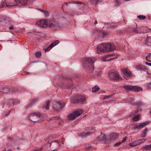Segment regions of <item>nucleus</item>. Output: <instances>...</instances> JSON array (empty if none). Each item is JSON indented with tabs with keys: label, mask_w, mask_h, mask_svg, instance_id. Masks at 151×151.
Instances as JSON below:
<instances>
[{
	"label": "nucleus",
	"mask_w": 151,
	"mask_h": 151,
	"mask_svg": "<svg viewBox=\"0 0 151 151\" xmlns=\"http://www.w3.org/2000/svg\"><path fill=\"white\" fill-rule=\"evenodd\" d=\"M29 0H5L4 1H2L1 3L3 6L9 7L15 6L18 5V4H21L22 5H26L28 2Z\"/></svg>",
	"instance_id": "obj_1"
},
{
	"label": "nucleus",
	"mask_w": 151,
	"mask_h": 151,
	"mask_svg": "<svg viewBox=\"0 0 151 151\" xmlns=\"http://www.w3.org/2000/svg\"><path fill=\"white\" fill-rule=\"evenodd\" d=\"M97 52H109L115 49L114 45L110 43H105L99 45L97 47Z\"/></svg>",
	"instance_id": "obj_2"
},
{
	"label": "nucleus",
	"mask_w": 151,
	"mask_h": 151,
	"mask_svg": "<svg viewBox=\"0 0 151 151\" xmlns=\"http://www.w3.org/2000/svg\"><path fill=\"white\" fill-rule=\"evenodd\" d=\"M96 60V58L93 57L85 58L83 59V64L85 68H93V64Z\"/></svg>",
	"instance_id": "obj_3"
},
{
	"label": "nucleus",
	"mask_w": 151,
	"mask_h": 151,
	"mask_svg": "<svg viewBox=\"0 0 151 151\" xmlns=\"http://www.w3.org/2000/svg\"><path fill=\"white\" fill-rule=\"evenodd\" d=\"M48 27L51 28L59 27L60 25L59 22L55 19H53L51 20L47 19Z\"/></svg>",
	"instance_id": "obj_4"
},
{
	"label": "nucleus",
	"mask_w": 151,
	"mask_h": 151,
	"mask_svg": "<svg viewBox=\"0 0 151 151\" xmlns=\"http://www.w3.org/2000/svg\"><path fill=\"white\" fill-rule=\"evenodd\" d=\"M65 104V102L63 101H55L54 103L52 108L55 110L59 111L62 109Z\"/></svg>",
	"instance_id": "obj_5"
},
{
	"label": "nucleus",
	"mask_w": 151,
	"mask_h": 151,
	"mask_svg": "<svg viewBox=\"0 0 151 151\" xmlns=\"http://www.w3.org/2000/svg\"><path fill=\"white\" fill-rule=\"evenodd\" d=\"M108 75L109 78L111 80H114L117 79L122 80V79L119 73H116L114 70H111L110 72L109 73Z\"/></svg>",
	"instance_id": "obj_6"
},
{
	"label": "nucleus",
	"mask_w": 151,
	"mask_h": 151,
	"mask_svg": "<svg viewBox=\"0 0 151 151\" xmlns=\"http://www.w3.org/2000/svg\"><path fill=\"white\" fill-rule=\"evenodd\" d=\"M41 117L39 113L34 112L31 114L29 116V119L34 122H38Z\"/></svg>",
	"instance_id": "obj_7"
},
{
	"label": "nucleus",
	"mask_w": 151,
	"mask_h": 151,
	"mask_svg": "<svg viewBox=\"0 0 151 151\" xmlns=\"http://www.w3.org/2000/svg\"><path fill=\"white\" fill-rule=\"evenodd\" d=\"M47 19L39 20L36 23V24L42 27L46 28L48 27Z\"/></svg>",
	"instance_id": "obj_8"
},
{
	"label": "nucleus",
	"mask_w": 151,
	"mask_h": 151,
	"mask_svg": "<svg viewBox=\"0 0 151 151\" xmlns=\"http://www.w3.org/2000/svg\"><path fill=\"white\" fill-rule=\"evenodd\" d=\"M149 123V122L148 121L144 122H143L139 123V124L135 125L134 127V128L135 129H137L140 130L145 127Z\"/></svg>",
	"instance_id": "obj_9"
},
{
	"label": "nucleus",
	"mask_w": 151,
	"mask_h": 151,
	"mask_svg": "<svg viewBox=\"0 0 151 151\" xmlns=\"http://www.w3.org/2000/svg\"><path fill=\"white\" fill-rule=\"evenodd\" d=\"M60 144L59 142H53L50 145L51 151H55L57 148L60 147Z\"/></svg>",
	"instance_id": "obj_10"
},
{
	"label": "nucleus",
	"mask_w": 151,
	"mask_h": 151,
	"mask_svg": "<svg viewBox=\"0 0 151 151\" xmlns=\"http://www.w3.org/2000/svg\"><path fill=\"white\" fill-rule=\"evenodd\" d=\"M60 42V41L58 40H57L54 42H53L52 44H51L50 46L47 48L45 50V52L49 51L54 46H56Z\"/></svg>",
	"instance_id": "obj_11"
},
{
	"label": "nucleus",
	"mask_w": 151,
	"mask_h": 151,
	"mask_svg": "<svg viewBox=\"0 0 151 151\" xmlns=\"http://www.w3.org/2000/svg\"><path fill=\"white\" fill-rule=\"evenodd\" d=\"M101 135L97 138L96 140L99 142H104L106 140V136L102 132H101Z\"/></svg>",
	"instance_id": "obj_12"
},
{
	"label": "nucleus",
	"mask_w": 151,
	"mask_h": 151,
	"mask_svg": "<svg viewBox=\"0 0 151 151\" xmlns=\"http://www.w3.org/2000/svg\"><path fill=\"white\" fill-rule=\"evenodd\" d=\"M122 73L124 75L129 77H130L132 76V73L128 69H123L122 70Z\"/></svg>",
	"instance_id": "obj_13"
},
{
	"label": "nucleus",
	"mask_w": 151,
	"mask_h": 151,
	"mask_svg": "<svg viewBox=\"0 0 151 151\" xmlns=\"http://www.w3.org/2000/svg\"><path fill=\"white\" fill-rule=\"evenodd\" d=\"M110 141H113L116 139L118 137V134L116 133H113L110 135Z\"/></svg>",
	"instance_id": "obj_14"
},
{
	"label": "nucleus",
	"mask_w": 151,
	"mask_h": 151,
	"mask_svg": "<svg viewBox=\"0 0 151 151\" xmlns=\"http://www.w3.org/2000/svg\"><path fill=\"white\" fill-rule=\"evenodd\" d=\"M142 28L141 27H138L133 29L132 31L133 32L137 33H144V31H142Z\"/></svg>",
	"instance_id": "obj_15"
},
{
	"label": "nucleus",
	"mask_w": 151,
	"mask_h": 151,
	"mask_svg": "<svg viewBox=\"0 0 151 151\" xmlns=\"http://www.w3.org/2000/svg\"><path fill=\"white\" fill-rule=\"evenodd\" d=\"M140 144L139 141L138 140L134 141L129 144V145L132 147H134Z\"/></svg>",
	"instance_id": "obj_16"
},
{
	"label": "nucleus",
	"mask_w": 151,
	"mask_h": 151,
	"mask_svg": "<svg viewBox=\"0 0 151 151\" xmlns=\"http://www.w3.org/2000/svg\"><path fill=\"white\" fill-rule=\"evenodd\" d=\"M142 87L137 86H132V91L135 92H138L141 91H142Z\"/></svg>",
	"instance_id": "obj_17"
},
{
	"label": "nucleus",
	"mask_w": 151,
	"mask_h": 151,
	"mask_svg": "<svg viewBox=\"0 0 151 151\" xmlns=\"http://www.w3.org/2000/svg\"><path fill=\"white\" fill-rule=\"evenodd\" d=\"M109 58V57L108 55L102 56L101 58L102 60L103 61H110L111 60H113L115 59L116 58H110L109 59L106 60L107 59Z\"/></svg>",
	"instance_id": "obj_18"
},
{
	"label": "nucleus",
	"mask_w": 151,
	"mask_h": 151,
	"mask_svg": "<svg viewBox=\"0 0 151 151\" xmlns=\"http://www.w3.org/2000/svg\"><path fill=\"white\" fill-rule=\"evenodd\" d=\"M76 117L74 112L69 114L68 116V119L69 120H73Z\"/></svg>",
	"instance_id": "obj_19"
},
{
	"label": "nucleus",
	"mask_w": 151,
	"mask_h": 151,
	"mask_svg": "<svg viewBox=\"0 0 151 151\" xmlns=\"http://www.w3.org/2000/svg\"><path fill=\"white\" fill-rule=\"evenodd\" d=\"M85 97L81 96H79L78 97V103H83L86 101Z\"/></svg>",
	"instance_id": "obj_20"
},
{
	"label": "nucleus",
	"mask_w": 151,
	"mask_h": 151,
	"mask_svg": "<svg viewBox=\"0 0 151 151\" xmlns=\"http://www.w3.org/2000/svg\"><path fill=\"white\" fill-rule=\"evenodd\" d=\"M132 86H133L127 85L123 86V87L127 91H132Z\"/></svg>",
	"instance_id": "obj_21"
},
{
	"label": "nucleus",
	"mask_w": 151,
	"mask_h": 151,
	"mask_svg": "<svg viewBox=\"0 0 151 151\" xmlns=\"http://www.w3.org/2000/svg\"><path fill=\"white\" fill-rule=\"evenodd\" d=\"M76 117L81 115L83 113V110L80 109L74 112Z\"/></svg>",
	"instance_id": "obj_22"
},
{
	"label": "nucleus",
	"mask_w": 151,
	"mask_h": 151,
	"mask_svg": "<svg viewBox=\"0 0 151 151\" xmlns=\"http://www.w3.org/2000/svg\"><path fill=\"white\" fill-rule=\"evenodd\" d=\"M50 103V101L49 100L47 101L46 104L43 106V108L44 109H45L46 110H48L49 109Z\"/></svg>",
	"instance_id": "obj_23"
},
{
	"label": "nucleus",
	"mask_w": 151,
	"mask_h": 151,
	"mask_svg": "<svg viewBox=\"0 0 151 151\" xmlns=\"http://www.w3.org/2000/svg\"><path fill=\"white\" fill-rule=\"evenodd\" d=\"M145 44L148 46L151 45V37H147Z\"/></svg>",
	"instance_id": "obj_24"
},
{
	"label": "nucleus",
	"mask_w": 151,
	"mask_h": 151,
	"mask_svg": "<svg viewBox=\"0 0 151 151\" xmlns=\"http://www.w3.org/2000/svg\"><path fill=\"white\" fill-rule=\"evenodd\" d=\"M12 100V103L11 102H9L7 104L8 105V107H10L12 105V104H16L18 103V102H19V101H13Z\"/></svg>",
	"instance_id": "obj_25"
},
{
	"label": "nucleus",
	"mask_w": 151,
	"mask_h": 151,
	"mask_svg": "<svg viewBox=\"0 0 151 151\" xmlns=\"http://www.w3.org/2000/svg\"><path fill=\"white\" fill-rule=\"evenodd\" d=\"M10 88H4L2 89V92L5 93H9L10 91Z\"/></svg>",
	"instance_id": "obj_26"
},
{
	"label": "nucleus",
	"mask_w": 151,
	"mask_h": 151,
	"mask_svg": "<svg viewBox=\"0 0 151 151\" xmlns=\"http://www.w3.org/2000/svg\"><path fill=\"white\" fill-rule=\"evenodd\" d=\"M135 68L137 70H142L144 69L145 68V67L141 65H139L136 66L135 67Z\"/></svg>",
	"instance_id": "obj_27"
},
{
	"label": "nucleus",
	"mask_w": 151,
	"mask_h": 151,
	"mask_svg": "<svg viewBox=\"0 0 151 151\" xmlns=\"http://www.w3.org/2000/svg\"><path fill=\"white\" fill-rule=\"evenodd\" d=\"M140 115L138 114L137 116H135L132 117V120L134 121H138L140 117Z\"/></svg>",
	"instance_id": "obj_28"
},
{
	"label": "nucleus",
	"mask_w": 151,
	"mask_h": 151,
	"mask_svg": "<svg viewBox=\"0 0 151 151\" xmlns=\"http://www.w3.org/2000/svg\"><path fill=\"white\" fill-rule=\"evenodd\" d=\"M95 128V127L90 126L86 127L85 128L84 130L85 131H91L93 130Z\"/></svg>",
	"instance_id": "obj_29"
},
{
	"label": "nucleus",
	"mask_w": 151,
	"mask_h": 151,
	"mask_svg": "<svg viewBox=\"0 0 151 151\" xmlns=\"http://www.w3.org/2000/svg\"><path fill=\"white\" fill-rule=\"evenodd\" d=\"M142 149L145 150H150L149 145L143 146L142 147Z\"/></svg>",
	"instance_id": "obj_30"
},
{
	"label": "nucleus",
	"mask_w": 151,
	"mask_h": 151,
	"mask_svg": "<svg viewBox=\"0 0 151 151\" xmlns=\"http://www.w3.org/2000/svg\"><path fill=\"white\" fill-rule=\"evenodd\" d=\"M99 89V88L97 86H96L92 88V91L93 92L97 91Z\"/></svg>",
	"instance_id": "obj_31"
},
{
	"label": "nucleus",
	"mask_w": 151,
	"mask_h": 151,
	"mask_svg": "<svg viewBox=\"0 0 151 151\" xmlns=\"http://www.w3.org/2000/svg\"><path fill=\"white\" fill-rule=\"evenodd\" d=\"M137 17L140 20H143L145 19L146 17L145 16L143 15H138L137 16Z\"/></svg>",
	"instance_id": "obj_32"
},
{
	"label": "nucleus",
	"mask_w": 151,
	"mask_h": 151,
	"mask_svg": "<svg viewBox=\"0 0 151 151\" xmlns=\"http://www.w3.org/2000/svg\"><path fill=\"white\" fill-rule=\"evenodd\" d=\"M71 101L73 103H76L78 102V99H77L75 98H72L71 99Z\"/></svg>",
	"instance_id": "obj_33"
},
{
	"label": "nucleus",
	"mask_w": 151,
	"mask_h": 151,
	"mask_svg": "<svg viewBox=\"0 0 151 151\" xmlns=\"http://www.w3.org/2000/svg\"><path fill=\"white\" fill-rule=\"evenodd\" d=\"M35 56L36 57L39 58L41 56V53L40 52H38L35 53Z\"/></svg>",
	"instance_id": "obj_34"
},
{
	"label": "nucleus",
	"mask_w": 151,
	"mask_h": 151,
	"mask_svg": "<svg viewBox=\"0 0 151 151\" xmlns=\"http://www.w3.org/2000/svg\"><path fill=\"white\" fill-rule=\"evenodd\" d=\"M43 13L45 16L46 17H48L49 15V12L46 10L44 11Z\"/></svg>",
	"instance_id": "obj_35"
},
{
	"label": "nucleus",
	"mask_w": 151,
	"mask_h": 151,
	"mask_svg": "<svg viewBox=\"0 0 151 151\" xmlns=\"http://www.w3.org/2000/svg\"><path fill=\"white\" fill-rule=\"evenodd\" d=\"M92 133L91 132H88L87 133H83V136H87L90 135L92 134Z\"/></svg>",
	"instance_id": "obj_36"
},
{
	"label": "nucleus",
	"mask_w": 151,
	"mask_h": 151,
	"mask_svg": "<svg viewBox=\"0 0 151 151\" xmlns=\"http://www.w3.org/2000/svg\"><path fill=\"white\" fill-rule=\"evenodd\" d=\"M146 86L148 89H151V82L147 83Z\"/></svg>",
	"instance_id": "obj_37"
},
{
	"label": "nucleus",
	"mask_w": 151,
	"mask_h": 151,
	"mask_svg": "<svg viewBox=\"0 0 151 151\" xmlns=\"http://www.w3.org/2000/svg\"><path fill=\"white\" fill-rule=\"evenodd\" d=\"M138 140L139 141V142H140V144L141 143H143L145 142L146 141V139H139Z\"/></svg>",
	"instance_id": "obj_38"
},
{
	"label": "nucleus",
	"mask_w": 151,
	"mask_h": 151,
	"mask_svg": "<svg viewBox=\"0 0 151 151\" xmlns=\"http://www.w3.org/2000/svg\"><path fill=\"white\" fill-rule=\"evenodd\" d=\"M98 0H90V2L92 4H93L96 3Z\"/></svg>",
	"instance_id": "obj_39"
},
{
	"label": "nucleus",
	"mask_w": 151,
	"mask_h": 151,
	"mask_svg": "<svg viewBox=\"0 0 151 151\" xmlns=\"http://www.w3.org/2000/svg\"><path fill=\"white\" fill-rule=\"evenodd\" d=\"M121 143L122 142H119L115 143L114 145L115 146H119V145H120Z\"/></svg>",
	"instance_id": "obj_40"
},
{
	"label": "nucleus",
	"mask_w": 151,
	"mask_h": 151,
	"mask_svg": "<svg viewBox=\"0 0 151 151\" xmlns=\"http://www.w3.org/2000/svg\"><path fill=\"white\" fill-rule=\"evenodd\" d=\"M72 3L73 4H82V3L81 2H79L78 1L73 2Z\"/></svg>",
	"instance_id": "obj_41"
},
{
	"label": "nucleus",
	"mask_w": 151,
	"mask_h": 151,
	"mask_svg": "<svg viewBox=\"0 0 151 151\" xmlns=\"http://www.w3.org/2000/svg\"><path fill=\"white\" fill-rule=\"evenodd\" d=\"M151 55V53H150L146 57V60L149 62H151V61L148 60L147 59V58L150 57Z\"/></svg>",
	"instance_id": "obj_42"
},
{
	"label": "nucleus",
	"mask_w": 151,
	"mask_h": 151,
	"mask_svg": "<svg viewBox=\"0 0 151 151\" xmlns=\"http://www.w3.org/2000/svg\"><path fill=\"white\" fill-rule=\"evenodd\" d=\"M146 133L145 132H143L142 134L141 135V136L142 137H146Z\"/></svg>",
	"instance_id": "obj_43"
},
{
	"label": "nucleus",
	"mask_w": 151,
	"mask_h": 151,
	"mask_svg": "<svg viewBox=\"0 0 151 151\" xmlns=\"http://www.w3.org/2000/svg\"><path fill=\"white\" fill-rule=\"evenodd\" d=\"M110 97H111V96H105L104 98L103 99H108Z\"/></svg>",
	"instance_id": "obj_44"
},
{
	"label": "nucleus",
	"mask_w": 151,
	"mask_h": 151,
	"mask_svg": "<svg viewBox=\"0 0 151 151\" xmlns=\"http://www.w3.org/2000/svg\"><path fill=\"white\" fill-rule=\"evenodd\" d=\"M127 138V137H125L123 138V140H122V141L121 142H122V143L124 142H126V141Z\"/></svg>",
	"instance_id": "obj_45"
},
{
	"label": "nucleus",
	"mask_w": 151,
	"mask_h": 151,
	"mask_svg": "<svg viewBox=\"0 0 151 151\" xmlns=\"http://www.w3.org/2000/svg\"><path fill=\"white\" fill-rule=\"evenodd\" d=\"M69 13L71 15L74 16V14H75V12L74 10H73L72 13H71L70 12H69Z\"/></svg>",
	"instance_id": "obj_46"
},
{
	"label": "nucleus",
	"mask_w": 151,
	"mask_h": 151,
	"mask_svg": "<svg viewBox=\"0 0 151 151\" xmlns=\"http://www.w3.org/2000/svg\"><path fill=\"white\" fill-rule=\"evenodd\" d=\"M8 139L9 140L11 141H13L14 140L13 139L12 137H8Z\"/></svg>",
	"instance_id": "obj_47"
},
{
	"label": "nucleus",
	"mask_w": 151,
	"mask_h": 151,
	"mask_svg": "<svg viewBox=\"0 0 151 151\" xmlns=\"http://www.w3.org/2000/svg\"><path fill=\"white\" fill-rule=\"evenodd\" d=\"M68 3H67L66 2H65L63 5V7H65L66 6H68Z\"/></svg>",
	"instance_id": "obj_48"
},
{
	"label": "nucleus",
	"mask_w": 151,
	"mask_h": 151,
	"mask_svg": "<svg viewBox=\"0 0 151 151\" xmlns=\"http://www.w3.org/2000/svg\"><path fill=\"white\" fill-rule=\"evenodd\" d=\"M107 55L109 57H110L113 56L114 55V54H112V53L109 54H108Z\"/></svg>",
	"instance_id": "obj_49"
},
{
	"label": "nucleus",
	"mask_w": 151,
	"mask_h": 151,
	"mask_svg": "<svg viewBox=\"0 0 151 151\" xmlns=\"http://www.w3.org/2000/svg\"><path fill=\"white\" fill-rule=\"evenodd\" d=\"M145 63L147 65H149V66H151V63H148L147 62H146Z\"/></svg>",
	"instance_id": "obj_50"
},
{
	"label": "nucleus",
	"mask_w": 151,
	"mask_h": 151,
	"mask_svg": "<svg viewBox=\"0 0 151 151\" xmlns=\"http://www.w3.org/2000/svg\"><path fill=\"white\" fill-rule=\"evenodd\" d=\"M120 4V2L118 1L117 0L116 1V4L117 5L119 4Z\"/></svg>",
	"instance_id": "obj_51"
},
{
	"label": "nucleus",
	"mask_w": 151,
	"mask_h": 151,
	"mask_svg": "<svg viewBox=\"0 0 151 151\" xmlns=\"http://www.w3.org/2000/svg\"><path fill=\"white\" fill-rule=\"evenodd\" d=\"M38 10L40 11V12H42L43 13L44 12V11L45 10H43V9H38Z\"/></svg>",
	"instance_id": "obj_52"
},
{
	"label": "nucleus",
	"mask_w": 151,
	"mask_h": 151,
	"mask_svg": "<svg viewBox=\"0 0 151 151\" xmlns=\"http://www.w3.org/2000/svg\"><path fill=\"white\" fill-rule=\"evenodd\" d=\"M59 119V118L57 117V118H55V117H53L51 119V120H56V119Z\"/></svg>",
	"instance_id": "obj_53"
},
{
	"label": "nucleus",
	"mask_w": 151,
	"mask_h": 151,
	"mask_svg": "<svg viewBox=\"0 0 151 151\" xmlns=\"http://www.w3.org/2000/svg\"><path fill=\"white\" fill-rule=\"evenodd\" d=\"M102 35H103L102 37H104L106 35V34L105 32H103L102 33Z\"/></svg>",
	"instance_id": "obj_54"
},
{
	"label": "nucleus",
	"mask_w": 151,
	"mask_h": 151,
	"mask_svg": "<svg viewBox=\"0 0 151 151\" xmlns=\"http://www.w3.org/2000/svg\"><path fill=\"white\" fill-rule=\"evenodd\" d=\"M117 24H115L114 25H112L111 26V27H112V28H115L117 26Z\"/></svg>",
	"instance_id": "obj_55"
},
{
	"label": "nucleus",
	"mask_w": 151,
	"mask_h": 151,
	"mask_svg": "<svg viewBox=\"0 0 151 151\" xmlns=\"http://www.w3.org/2000/svg\"><path fill=\"white\" fill-rule=\"evenodd\" d=\"M9 29L11 30L14 28V27L12 25V26H10L9 27Z\"/></svg>",
	"instance_id": "obj_56"
},
{
	"label": "nucleus",
	"mask_w": 151,
	"mask_h": 151,
	"mask_svg": "<svg viewBox=\"0 0 151 151\" xmlns=\"http://www.w3.org/2000/svg\"><path fill=\"white\" fill-rule=\"evenodd\" d=\"M147 129H145L143 132H145V133H146V132H147Z\"/></svg>",
	"instance_id": "obj_57"
},
{
	"label": "nucleus",
	"mask_w": 151,
	"mask_h": 151,
	"mask_svg": "<svg viewBox=\"0 0 151 151\" xmlns=\"http://www.w3.org/2000/svg\"><path fill=\"white\" fill-rule=\"evenodd\" d=\"M3 151H12V150H11L10 149L8 150L7 151H6L5 149H4L3 150Z\"/></svg>",
	"instance_id": "obj_58"
},
{
	"label": "nucleus",
	"mask_w": 151,
	"mask_h": 151,
	"mask_svg": "<svg viewBox=\"0 0 151 151\" xmlns=\"http://www.w3.org/2000/svg\"><path fill=\"white\" fill-rule=\"evenodd\" d=\"M97 23H98L97 21L96 20L95 21L94 24H97Z\"/></svg>",
	"instance_id": "obj_59"
},
{
	"label": "nucleus",
	"mask_w": 151,
	"mask_h": 151,
	"mask_svg": "<svg viewBox=\"0 0 151 151\" xmlns=\"http://www.w3.org/2000/svg\"><path fill=\"white\" fill-rule=\"evenodd\" d=\"M149 147H150V150H151V144L149 145Z\"/></svg>",
	"instance_id": "obj_60"
},
{
	"label": "nucleus",
	"mask_w": 151,
	"mask_h": 151,
	"mask_svg": "<svg viewBox=\"0 0 151 151\" xmlns=\"http://www.w3.org/2000/svg\"><path fill=\"white\" fill-rule=\"evenodd\" d=\"M138 112V111L137 110H136L135 111V114H137Z\"/></svg>",
	"instance_id": "obj_61"
},
{
	"label": "nucleus",
	"mask_w": 151,
	"mask_h": 151,
	"mask_svg": "<svg viewBox=\"0 0 151 151\" xmlns=\"http://www.w3.org/2000/svg\"><path fill=\"white\" fill-rule=\"evenodd\" d=\"M38 99H34L33 100H38Z\"/></svg>",
	"instance_id": "obj_62"
},
{
	"label": "nucleus",
	"mask_w": 151,
	"mask_h": 151,
	"mask_svg": "<svg viewBox=\"0 0 151 151\" xmlns=\"http://www.w3.org/2000/svg\"><path fill=\"white\" fill-rule=\"evenodd\" d=\"M70 87L69 86L68 87L66 86V88H70Z\"/></svg>",
	"instance_id": "obj_63"
},
{
	"label": "nucleus",
	"mask_w": 151,
	"mask_h": 151,
	"mask_svg": "<svg viewBox=\"0 0 151 151\" xmlns=\"http://www.w3.org/2000/svg\"><path fill=\"white\" fill-rule=\"evenodd\" d=\"M150 113L151 114V111H150Z\"/></svg>",
	"instance_id": "obj_64"
}]
</instances>
